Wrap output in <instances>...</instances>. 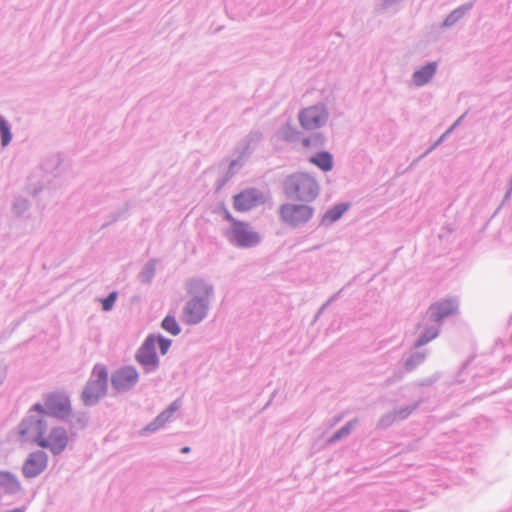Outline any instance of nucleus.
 I'll list each match as a JSON object with an SVG mask.
<instances>
[{"label":"nucleus","instance_id":"19","mask_svg":"<svg viewBox=\"0 0 512 512\" xmlns=\"http://www.w3.org/2000/svg\"><path fill=\"white\" fill-rule=\"evenodd\" d=\"M0 132L2 136V145L7 146L11 141V133L9 126L2 117H0Z\"/></svg>","mask_w":512,"mask_h":512},{"label":"nucleus","instance_id":"24","mask_svg":"<svg viewBox=\"0 0 512 512\" xmlns=\"http://www.w3.org/2000/svg\"><path fill=\"white\" fill-rule=\"evenodd\" d=\"M225 218L231 222V225H232V230L235 228V223H241L240 221H237L235 218H233V216L231 215L230 212L226 211L225 212Z\"/></svg>","mask_w":512,"mask_h":512},{"label":"nucleus","instance_id":"8","mask_svg":"<svg viewBox=\"0 0 512 512\" xmlns=\"http://www.w3.org/2000/svg\"><path fill=\"white\" fill-rule=\"evenodd\" d=\"M328 114L321 105H316L303 109L299 113V122L302 128L306 130H315L320 128L327 120Z\"/></svg>","mask_w":512,"mask_h":512},{"label":"nucleus","instance_id":"9","mask_svg":"<svg viewBox=\"0 0 512 512\" xmlns=\"http://www.w3.org/2000/svg\"><path fill=\"white\" fill-rule=\"evenodd\" d=\"M47 455L42 451L31 453L25 460L22 472L27 478H34L40 475L47 467Z\"/></svg>","mask_w":512,"mask_h":512},{"label":"nucleus","instance_id":"6","mask_svg":"<svg viewBox=\"0 0 512 512\" xmlns=\"http://www.w3.org/2000/svg\"><path fill=\"white\" fill-rule=\"evenodd\" d=\"M313 215V210L305 204H284L280 208V217L283 222L298 226L306 223Z\"/></svg>","mask_w":512,"mask_h":512},{"label":"nucleus","instance_id":"1","mask_svg":"<svg viewBox=\"0 0 512 512\" xmlns=\"http://www.w3.org/2000/svg\"><path fill=\"white\" fill-rule=\"evenodd\" d=\"M18 434L23 442L35 443L54 454L61 453L68 444L66 431L48 424L43 418L35 419L28 416L19 425Z\"/></svg>","mask_w":512,"mask_h":512},{"label":"nucleus","instance_id":"27","mask_svg":"<svg viewBox=\"0 0 512 512\" xmlns=\"http://www.w3.org/2000/svg\"><path fill=\"white\" fill-rule=\"evenodd\" d=\"M189 451H190V448L187 446L182 448V453H188Z\"/></svg>","mask_w":512,"mask_h":512},{"label":"nucleus","instance_id":"5","mask_svg":"<svg viewBox=\"0 0 512 512\" xmlns=\"http://www.w3.org/2000/svg\"><path fill=\"white\" fill-rule=\"evenodd\" d=\"M95 377L83 391L82 397L85 404L90 405L103 396L107 389L108 373L104 367H96L93 371Z\"/></svg>","mask_w":512,"mask_h":512},{"label":"nucleus","instance_id":"20","mask_svg":"<svg viewBox=\"0 0 512 512\" xmlns=\"http://www.w3.org/2000/svg\"><path fill=\"white\" fill-rule=\"evenodd\" d=\"M438 335V330L436 328H431L429 330H427L421 337L420 339L418 340L417 342V345L418 346H422V345H425L427 344L429 341L433 340L434 338H436Z\"/></svg>","mask_w":512,"mask_h":512},{"label":"nucleus","instance_id":"15","mask_svg":"<svg viewBox=\"0 0 512 512\" xmlns=\"http://www.w3.org/2000/svg\"><path fill=\"white\" fill-rule=\"evenodd\" d=\"M309 161L324 172H328L333 168L332 155L326 151L317 153L316 155L312 156Z\"/></svg>","mask_w":512,"mask_h":512},{"label":"nucleus","instance_id":"7","mask_svg":"<svg viewBox=\"0 0 512 512\" xmlns=\"http://www.w3.org/2000/svg\"><path fill=\"white\" fill-rule=\"evenodd\" d=\"M264 202V195L255 188L245 189L233 198L234 209L238 212L249 211Z\"/></svg>","mask_w":512,"mask_h":512},{"label":"nucleus","instance_id":"18","mask_svg":"<svg viewBox=\"0 0 512 512\" xmlns=\"http://www.w3.org/2000/svg\"><path fill=\"white\" fill-rule=\"evenodd\" d=\"M189 292L194 295L202 294L204 296H209L211 293V288L199 281H191L189 283Z\"/></svg>","mask_w":512,"mask_h":512},{"label":"nucleus","instance_id":"22","mask_svg":"<svg viewBox=\"0 0 512 512\" xmlns=\"http://www.w3.org/2000/svg\"><path fill=\"white\" fill-rule=\"evenodd\" d=\"M0 478L3 480V481H7L9 483H12L16 486V488H19L20 487V484L19 482L16 480V478L11 474V473H8V472H2L0 473Z\"/></svg>","mask_w":512,"mask_h":512},{"label":"nucleus","instance_id":"10","mask_svg":"<svg viewBox=\"0 0 512 512\" xmlns=\"http://www.w3.org/2000/svg\"><path fill=\"white\" fill-rule=\"evenodd\" d=\"M207 305L198 297L189 301L183 311V319L188 324L199 323L206 314Z\"/></svg>","mask_w":512,"mask_h":512},{"label":"nucleus","instance_id":"21","mask_svg":"<svg viewBox=\"0 0 512 512\" xmlns=\"http://www.w3.org/2000/svg\"><path fill=\"white\" fill-rule=\"evenodd\" d=\"M116 300V293H111L107 298L102 300V307L105 311H108L114 305Z\"/></svg>","mask_w":512,"mask_h":512},{"label":"nucleus","instance_id":"17","mask_svg":"<svg viewBox=\"0 0 512 512\" xmlns=\"http://www.w3.org/2000/svg\"><path fill=\"white\" fill-rule=\"evenodd\" d=\"M162 328L172 335H178L180 333V327L173 316H166L162 321Z\"/></svg>","mask_w":512,"mask_h":512},{"label":"nucleus","instance_id":"14","mask_svg":"<svg viewBox=\"0 0 512 512\" xmlns=\"http://www.w3.org/2000/svg\"><path fill=\"white\" fill-rule=\"evenodd\" d=\"M436 64L429 63L413 74V81L417 86L426 84L435 74Z\"/></svg>","mask_w":512,"mask_h":512},{"label":"nucleus","instance_id":"4","mask_svg":"<svg viewBox=\"0 0 512 512\" xmlns=\"http://www.w3.org/2000/svg\"><path fill=\"white\" fill-rule=\"evenodd\" d=\"M45 407L37 403L32 407V411L44 415L46 413L56 417H66L70 414V401L68 397L62 393H50L45 398Z\"/></svg>","mask_w":512,"mask_h":512},{"label":"nucleus","instance_id":"12","mask_svg":"<svg viewBox=\"0 0 512 512\" xmlns=\"http://www.w3.org/2000/svg\"><path fill=\"white\" fill-rule=\"evenodd\" d=\"M457 311V305L453 300H442L429 307L428 315L432 321L440 322L447 316Z\"/></svg>","mask_w":512,"mask_h":512},{"label":"nucleus","instance_id":"2","mask_svg":"<svg viewBox=\"0 0 512 512\" xmlns=\"http://www.w3.org/2000/svg\"><path fill=\"white\" fill-rule=\"evenodd\" d=\"M284 189L289 197L305 202L314 200L318 194L316 180L305 173L289 176L285 181Z\"/></svg>","mask_w":512,"mask_h":512},{"label":"nucleus","instance_id":"23","mask_svg":"<svg viewBox=\"0 0 512 512\" xmlns=\"http://www.w3.org/2000/svg\"><path fill=\"white\" fill-rule=\"evenodd\" d=\"M352 428H353V425L351 423H348L345 427H343L340 431H338L335 434L334 439H339L343 435L349 434L350 431L352 430Z\"/></svg>","mask_w":512,"mask_h":512},{"label":"nucleus","instance_id":"26","mask_svg":"<svg viewBox=\"0 0 512 512\" xmlns=\"http://www.w3.org/2000/svg\"><path fill=\"white\" fill-rule=\"evenodd\" d=\"M303 145H304L305 147H310V145H311V140H310V139H304V140H303Z\"/></svg>","mask_w":512,"mask_h":512},{"label":"nucleus","instance_id":"25","mask_svg":"<svg viewBox=\"0 0 512 512\" xmlns=\"http://www.w3.org/2000/svg\"><path fill=\"white\" fill-rule=\"evenodd\" d=\"M315 141L318 142L319 144H322L324 139L321 135H318V136H316Z\"/></svg>","mask_w":512,"mask_h":512},{"label":"nucleus","instance_id":"11","mask_svg":"<svg viewBox=\"0 0 512 512\" xmlns=\"http://www.w3.org/2000/svg\"><path fill=\"white\" fill-rule=\"evenodd\" d=\"M138 381V373L134 367H125L117 371L112 377L113 385L119 390L129 389Z\"/></svg>","mask_w":512,"mask_h":512},{"label":"nucleus","instance_id":"13","mask_svg":"<svg viewBox=\"0 0 512 512\" xmlns=\"http://www.w3.org/2000/svg\"><path fill=\"white\" fill-rule=\"evenodd\" d=\"M233 237L236 242L243 247H250L258 243V235L248 228L244 222L235 223V228L232 230Z\"/></svg>","mask_w":512,"mask_h":512},{"label":"nucleus","instance_id":"16","mask_svg":"<svg viewBox=\"0 0 512 512\" xmlns=\"http://www.w3.org/2000/svg\"><path fill=\"white\" fill-rule=\"evenodd\" d=\"M348 204H338L327 211L324 215V221L326 222H335L348 210Z\"/></svg>","mask_w":512,"mask_h":512},{"label":"nucleus","instance_id":"3","mask_svg":"<svg viewBox=\"0 0 512 512\" xmlns=\"http://www.w3.org/2000/svg\"><path fill=\"white\" fill-rule=\"evenodd\" d=\"M171 346V340L161 335L148 336L137 352V361L146 367L155 369L158 366L156 348L158 347L162 355L166 354Z\"/></svg>","mask_w":512,"mask_h":512}]
</instances>
